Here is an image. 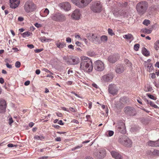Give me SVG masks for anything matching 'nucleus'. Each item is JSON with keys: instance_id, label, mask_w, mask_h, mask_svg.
Here are the masks:
<instances>
[{"instance_id": "f257e3e1", "label": "nucleus", "mask_w": 159, "mask_h": 159, "mask_svg": "<svg viewBox=\"0 0 159 159\" xmlns=\"http://www.w3.org/2000/svg\"><path fill=\"white\" fill-rule=\"evenodd\" d=\"M80 68L84 72H91L93 69L91 60L88 57H83L81 59Z\"/></svg>"}, {"instance_id": "f03ea898", "label": "nucleus", "mask_w": 159, "mask_h": 159, "mask_svg": "<svg viewBox=\"0 0 159 159\" xmlns=\"http://www.w3.org/2000/svg\"><path fill=\"white\" fill-rule=\"evenodd\" d=\"M148 7V3L145 1L139 2L136 7L137 13L141 16L143 15L147 11Z\"/></svg>"}, {"instance_id": "7ed1b4c3", "label": "nucleus", "mask_w": 159, "mask_h": 159, "mask_svg": "<svg viewBox=\"0 0 159 159\" xmlns=\"http://www.w3.org/2000/svg\"><path fill=\"white\" fill-rule=\"evenodd\" d=\"M23 7L25 12L27 13L34 11L37 9L36 5L30 0H28L25 2Z\"/></svg>"}, {"instance_id": "20e7f679", "label": "nucleus", "mask_w": 159, "mask_h": 159, "mask_svg": "<svg viewBox=\"0 0 159 159\" xmlns=\"http://www.w3.org/2000/svg\"><path fill=\"white\" fill-rule=\"evenodd\" d=\"M90 9L94 13H100L102 10V6L100 2L98 1L93 3Z\"/></svg>"}, {"instance_id": "39448f33", "label": "nucleus", "mask_w": 159, "mask_h": 159, "mask_svg": "<svg viewBox=\"0 0 159 159\" xmlns=\"http://www.w3.org/2000/svg\"><path fill=\"white\" fill-rule=\"evenodd\" d=\"M119 141L120 142L126 147H130L132 146V141L125 135H123L120 138Z\"/></svg>"}, {"instance_id": "423d86ee", "label": "nucleus", "mask_w": 159, "mask_h": 159, "mask_svg": "<svg viewBox=\"0 0 159 159\" xmlns=\"http://www.w3.org/2000/svg\"><path fill=\"white\" fill-rule=\"evenodd\" d=\"M51 18L54 21L60 22L65 21L66 18L65 16L60 13H56L54 14Z\"/></svg>"}, {"instance_id": "0eeeda50", "label": "nucleus", "mask_w": 159, "mask_h": 159, "mask_svg": "<svg viewBox=\"0 0 159 159\" xmlns=\"http://www.w3.org/2000/svg\"><path fill=\"white\" fill-rule=\"evenodd\" d=\"M93 66L95 69L98 71H102L104 68L103 63L100 60L95 61Z\"/></svg>"}, {"instance_id": "6e6552de", "label": "nucleus", "mask_w": 159, "mask_h": 159, "mask_svg": "<svg viewBox=\"0 0 159 159\" xmlns=\"http://www.w3.org/2000/svg\"><path fill=\"white\" fill-rule=\"evenodd\" d=\"M124 111L125 114L129 116H134L136 114L135 109L133 107H127L124 109Z\"/></svg>"}, {"instance_id": "1a4fd4ad", "label": "nucleus", "mask_w": 159, "mask_h": 159, "mask_svg": "<svg viewBox=\"0 0 159 159\" xmlns=\"http://www.w3.org/2000/svg\"><path fill=\"white\" fill-rule=\"evenodd\" d=\"M73 3L79 7L83 8L88 5L84 0H72Z\"/></svg>"}, {"instance_id": "9d476101", "label": "nucleus", "mask_w": 159, "mask_h": 159, "mask_svg": "<svg viewBox=\"0 0 159 159\" xmlns=\"http://www.w3.org/2000/svg\"><path fill=\"white\" fill-rule=\"evenodd\" d=\"M94 155L99 159L103 158L106 155V152L104 149H101L98 150V151L94 153Z\"/></svg>"}, {"instance_id": "9b49d317", "label": "nucleus", "mask_w": 159, "mask_h": 159, "mask_svg": "<svg viewBox=\"0 0 159 159\" xmlns=\"http://www.w3.org/2000/svg\"><path fill=\"white\" fill-rule=\"evenodd\" d=\"M59 6L66 11H69L71 8V5L68 2L61 3L59 4Z\"/></svg>"}, {"instance_id": "f8f14e48", "label": "nucleus", "mask_w": 159, "mask_h": 159, "mask_svg": "<svg viewBox=\"0 0 159 159\" xmlns=\"http://www.w3.org/2000/svg\"><path fill=\"white\" fill-rule=\"evenodd\" d=\"M6 101L3 99H0V113L5 112L6 111Z\"/></svg>"}, {"instance_id": "ddd939ff", "label": "nucleus", "mask_w": 159, "mask_h": 159, "mask_svg": "<svg viewBox=\"0 0 159 159\" xmlns=\"http://www.w3.org/2000/svg\"><path fill=\"white\" fill-rule=\"evenodd\" d=\"M113 76L112 74H108L104 75L102 77L101 80L104 82L111 81L113 78Z\"/></svg>"}, {"instance_id": "4468645a", "label": "nucleus", "mask_w": 159, "mask_h": 159, "mask_svg": "<svg viewBox=\"0 0 159 159\" xmlns=\"http://www.w3.org/2000/svg\"><path fill=\"white\" fill-rule=\"evenodd\" d=\"M125 70L124 65L121 64H118L115 67V71L118 74H121Z\"/></svg>"}, {"instance_id": "2eb2a0df", "label": "nucleus", "mask_w": 159, "mask_h": 159, "mask_svg": "<svg viewBox=\"0 0 159 159\" xmlns=\"http://www.w3.org/2000/svg\"><path fill=\"white\" fill-rule=\"evenodd\" d=\"M119 56L118 54H115L110 56L108 59L111 63H114L119 59Z\"/></svg>"}, {"instance_id": "dca6fc26", "label": "nucleus", "mask_w": 159, "mask_h": 159, "mask_svg": "<svg viewBox=\"0 0 159 159\" xmlns=\"http://www.w3.org/2000/svg\"><path fill=\"white\" fill-rule=\"evenodd\" d=\"M109 92L112 94H114L116 93L117 90L116 89V85L114 84H110L109 85Z\"/></svg>"}, {"instance_id": "f3484780", "label": "nucleus", "mask_w": 159, "mask_h": 159, "mask_svg": "<svg viewBox=\"0 0 159 159\" xmlns=\"http://www.w3.org/2000/svg\"><path fill=\"white\" fill-rule=\"evenodd\" d=\"M80 14L78 9L75 10L71 15V17L74 19L78 20L80 17Z\"/></svg>"}, {"instance_id": "a211bd4d", "label": "nucleus", "mask_w": 159, "mask_h": 159, "mask_svg": "<svg viewBox=\"0 0 159 159\" xmlns=\"http://www.w3.org/2000/svg\"><path fill=\"white\" fill-rule=\"evenodd\" d=\"M92 36L91 40L95 43H100L101 40H99L100 38L98 37L96 34H93L92 35Z\"/></svg>"}, {"instance_id": "6ab92c4d", "label": "nucleus", "mask_w": 159, "mask_h": 159, "mask_svg": "<svg viewBox=\"0 0 159 159\" xmlns=\"http://www.w3.org/2000/svg\"><path fill=\"white\" fill-rule=\"evenodd\" d=\"M121 126L118 127V131L121 133L124 134L126 132L125 124L123 123H122Z\"/></svg>"}, {"instance_id": "aec40b11", "label": "nucleus", "mask_w": 159, "mask_h": 159, "mask_svg": "<svg viewBox=\"0 0 159 159\" xmlns=\"http://www.w3.org/2000/svg\"><path fill=\"white\" fill-rule=\"evenodd\" d=\"M113 14L116 16H118V15H120L121 16H123L125 17H127L129 15V13L127 11H124L123 12L121 13V12L120 11H118V13L114 12Z\"/></svg>"}, {"instance_id": "412c9836", "label": "nucleus", "mask_w": 159, "mask_h": 159, "mask_svg": "<svg viewBox=\"0 0 159 159\" xmlns=\"http://www.w3.org/2000/svg\"><path fill=\"white\" fill-rule=\"evenodd\" d=\"M111 153L112 157L116 159H121V156L119 152L112 151Z\"/></svg>"}, {"instance_id": "4be33fe9", "label": "nucleus", "mask_w": 159, "mask_h": 159, "mask_svg": "<svg viewBox=\"0 0 159 159\" xmlns=\"http://www.w3.org/2000/svg\"><path fill=\"white\" fill-rule=\"evenodd\" d=\"M72 61L70 64L75 65L78 64L80 62L79 58L76 57H72L71 59Z\"/></svg>"}, {"instance_id": "5701e85b", "label": "nucleus", "mask_w": 159, "mask_h": 159, "mask_svg": "<svg viewBox=\"0 0 159 159\" xmlns=\"http://www.w3.org/2000/svg\"><path fill=\"white\" fill-rule=\"evenodd\" d=\"M157 142H156V141L149 140L147 142V144L148 145L152 147H157L158 145H157L156 143Z\"/></svg>"}, {"instance_id": "b1692460", "label": "nucleus", "mask_w": 159, "mask_h": 159, "mask_svg": "<svg viewBox=\"0 0 159 159\" xmlns=\"http://www.w3.org/2000/svg\"><path fill=\"white\" fill-rule=\"evenodd\" d=\"M145 66L146 67L147 70L149 72L151 71L152 70L153 67L151 63L145 62Z\"/></svg>"}, {"instance_id": "393cba45", "label": "nucleus", "mask_w": 159, "mask_h": 159, "mask_svg": "<svg viewBox=\"0 0 159 159\" xmlns=\"http://www.w3.org/2000/svg\"><path fill=\"white\" fill-rule=\"evenodd\" d=\"M20 1L18 2L17 3L10 2V7L12 8H15L18 7L20 4Z\"/></svg>"}, {"instance_id": "a878e982", "label": "nucleus", "mask_w": 159, "mask_h": 159, "mask_svg": "<svg viewBox=\"0 0 159 159\" xmlns=\"http://www.w3.org/2000/svg\"><path fill=\"white\" fill-rule=\"evenodd\" d=\"M142 52V54L146 57H148L149 56V52L145 48H143Z\"/></svg>"}, {"instance_id": "bb28decb", "label": "nucleus", "mask_w": 159, "mask_h": 159, "mask_svg": "<svg viewBox=\"0 0 159 159\" xmlns=\"http://www.w3.org/2000/svg\"><path fill=\"white\" fill-rule=\"evenodd\" d=\"M31 34H32V33L29 31L25 32L21 34V35L24 38H25L26 37H29L30 36Z\"/></svg>"}, {"instance_id": "cd10ccee", "label": "nucleus", "mask_w": 159, "mask_h": 159, "mask_svg": "<svg viewBox=\"0 0 159 159\" xmlns=\"http://www.w3.org/2000/svg\"><path fill=\"white\" fill-rule=\"evenodd\" d=\"M57 47L59 48H62L66 46V44L64 43H57L56 44Z\"/></svg>"}, {"instance_id": "c85d7f7f", "label": "nucleus", "mask_w": 159, "mask_h": 159, "mask_svg": "<svg viewBox=\"0 0 159 159\" xmlns=\"http://www.w3.org/2000/svg\"><path fill=\"white\" fill-rule=\"evenodd\" d=\"M99 40H101L100 43L102 42H105L107 40V37L106 35H102L99 39Z\"/></svg>"}, {"instance_id": "c756f323", "label": "nucleus", "mask_w": 159, "mask_h": 159, "mask_svg": "<svg viewBox=\"0 0 159 159\" xmlns=\"http://www.w3.org/2000/svg\"><path fill=\"white\" fill-rule=\"evenodd\" d=\"M123 37L124 38L126 39H132L133 38V35L131 34H125L123 36Z\"/></svg>"}, {"instance_id": "7c9ffc66", "label": "nucleus", "mask_w": 159, "mask_h": 159, "mask_svg": "<svg viewBox=\"0 0 159 159\" xmlns=\"http://www.w3.org/2000/svg\"><path fill=\"white\" fill-rule=\"evenodd\" d=\"M143 32L145 34H149L152 32V29L150 30V28L149 29L145 28L143 30Z\"/></svg>"}, {"instance_id": "2f4dec72", "label": "nucleus", "mask_w": 159, "mask_h": 159, "mask_svg": "<svg viewBox=\"0 0 159 159\" xmlns=\"http://www.w3.org/2000/svg\"><path fill=\"white\" fill-rule=\"evenodd\" d=\"M152 154L155 156H159V150L155 149L152 152Z\"/></svg>"}, {"instance_id": "473e14b6", "label": "nucleus", "mask_w": 159, "mask_h": 159, "mask_svg": "<svg viewBox=\"0 0 159 159\" xmlns=\"http://www.w3.org/2000/svg\"><path fill=\"white\" fill-rule=\"evenodd\" d=\"M147 95L151 99L156 100L157 99V98L154 97L153 95H152L149 93H147Z\"/></svg>"}, {"instance_id": "72a5a7b5", "label": "nucleus", "mask_w": 159, "mask_h": 159, "mask_svg": "<svg viewBox=\"0 0 159 159\" xmlns=\"http://www.w3.org/2000/svg\"><path fill=\"white\" fill-rule=\"evenodd\" d=\"M150 23V21L148 20H145L143 21V25L148 26Z\"/></svg>"}, {"instance_id": "f704fd0d", "label": "nucleus", "mask_w": 159, "mask_h": 159, "mask_svg": "<svg viewBox=\"0 0 159 159\" xmlns=\"http://www.w3.org/2000/svg\"><path fill=\"white\" fill-rule=\"evenodd\" d=\"M125 62H126V64L128 65L129 66L132 67V63L127 59H126L125 60Z\"/></svg>"}, {"instance_id": "c9c22d12", "label": "nucleus", "mask_w": 159, "mask_h": 159, "mask_svg": "<svg viewBox=\"0 0 159 159\" xmlns=\"http://www.w3.org/2000/svg\"><path fill=\"white\" fill-rule=\"evenodd\" d=\"M155 6L154 5H152L151 7H150L148 9V10L149 11V13H151V11H153L155 10Z\"/></svg>"}, {"instance_id": "e433bc0d", "label": "nucleus", "mask_w": 159, "mask_h": 159, "mask_svg": "<svg viewBox=\"0 0 159 159\" xmlns=\"http://www.w3.org/2000/svg\"><path fill=\"white\" fill-rule=\"evenodd\" d=\"M150 106L154 108H158V107L154 103L151 101H150Z\"/></svg>"}, {"instance_id": "4c0bfd02", "label": "nucleus", "mask_w": 159, "mask_h": 159, "mask_svg": "<svg viewBox=\"0 0 159 159\" xmlns=\"http://www.w3.org/2000/svg\"><path fill=\"white\" fill-rule=\"evenodd\" d=\"M63 59L68 64H71V62L68 60L66 56H64L63 57Z\"/></svg>"}, {"instance_id": "58836bf2", "label": "nucleus", "mask_w": 159, "mask_h": 159, "mask_svg": "<svg viewBox=\"0 0 159 159\" xmlns=\"http://www.w3.org/2000/svg\"><path fill=\"white\" fill-rule=\"evenodd\" d=\"M139 46L140 45L138 43L135 44L134 46V50L136 51H138L139 48Z\"/></svg>"}, {"instance_id": "ea45409f", "label": "nucleus", "mask_w": 159, "mask_h": 159, "mask_svg": "<svg viewBox=\"0 0 159 159\" xmlns=\"http://www.w3.org/2000/svg\"><path fill=\"white\" fill-rule=\"evenodd\" d=\"M108 31L109 34L111 36H113L115 35L114 33L113 32L112 29H108Z\"/></svg>"}, {"instance_id": "a19ab883", "label": "nucleus", "mask_w": 159, "mask_h": 159, "mask_svg": "<svg viewBox=\"0 0 159 159\" xmlns=\"http://www.w3.org/2000/svg\"><path fill=\"white\" fill-rule=\"evenodd\" d=\"M93 34L91 33H88L86 34V37L89 39L91 40L92 38V34Z\"/></svg>"}, {"instance_id": "79ce46f5", "label": "nucleus", "mask_w": 159, "mask_h": 159, "mask_svg": "<svg viewBox=\"0 0 159 159\" xmlns=\"http://www.w3.org/2000/svg\"><path fill=\"white\" fill-rule=\"evenodd\" d=\"M82 146H83L82 145V144H81L80 145L77 146L75 147L74 148H72L71 149V150L72 151H74V150H75L78 149H79V148H81L82 147Z\"/></svg>"}, {"instance_id": "37998d69", "label": "nucleus", "mask_w": 159, "mask_h": 159, "mask_svg": "<svg viewBox=\"0 0 159 159\" xmlns=\"http://www.w3.org/2000/svg\"><path fill=\"white\" fill-rule=\"evenodd\" d=\"M20 63L19 61H17L15 64V66L16 67L18 68L20 67Z\"/></svg>"}, {"instance_id": "c03bdc74", "label": "nucleus", "mask_w": 159, "mask_h": 159, "mask_svg": "<svg viewBox=\"0 0 159 159\" xmlns=\"http://www.w3.org/2000/svg\"><path fill=\"white\" fill-rule=\"evenodd\" d=\"M49 13V11L47 8H46L44 11V14L45 16H47Z\"/></svg>"}, {"instance_id": "a18cd8bd", "label": "nucleus", "mask_w": 159, "mask_h": 159, "mask_svg": "<svg viewBox=\"0 0 159 159\" xmlns=\"http://www.w3.org/2000/svg\"><path fill=\"white\" fill-rule=\"evenodd\" d=\"M154 48L156 50H158L159 48V45L156 42L154 43Z\"/></svg>"}, {"instance_id": "49530a36", "label": "nucleus", "mask_w": 159, "mask_h": 159, "mask_svg": "<svg viewBox=\"0 0 159 159\" xmlns=\"http://www.w3.org/2000/svg\"><path fill=\"white\" fill-rule=\"evenodd\" d=\"M157 24L155 23L154 25H152L151 27L150 28V29H152V31L153 30V29H155L157 28Z\"/></svg>"}, {"instance_id": "de8ad7c7", "label": "nucleus", "mask_w": 159, "mask_h": 159, "mask_svg": "<svg viewBox=\"0 0 159 159\" xmlns=\"http://www.w3.org/2000/svg\"><path fill=\"white\" fill-rule=\"evenodd\" d=\"M128 5V3L126 2H125L124 3L120 4V6L121 7H126Z\"/></svg>"}, {"instance_id": "09e8293b", "label": "nucleus", "mask_w": 159, "mask_h": 159, "mask_svg": "<svg viewBox=\"0 0 159 159\" xmlns=\"http://www.w3.org/2000/svg\"><path fill=\"white\" fill-rule=\"evenodd\" d=\"M108 135L109 136H111L114 134V132L112 130H109L108 131Z\"/></svg>"}, {"instance_id": "8fccbe9b", "label": "nucleus", "mask_w": 159, "mask_h": 159, "mask_svg": "<svg viewBox=\"0 0 159 159\" xmlns=\"http://www.w3.org/2000/svg\"><path fill=\"white\" fill-rule=\"evenodd\" d=\"M87 53L88 55L91 57L93 56L95 54V53L93 52H91L90 51L88 52Z\"/></svg>"}, {"instance_id": "3c124183", "label": "nucleus", "mask_w": 159, "mask_h": 159, "mask_svg": "<svg viewBox=\"0 0 159 159\" xmlns=\"http://www.w3.org/2000/svg\"><path fill=\"white\" fill-rule=\"evenodd\" d=\"M69 110L71 111L74 112H76V109L72 107H70Z\"/></svg>"}, {"instance_id": "603ef678", "label": "nucleus", "mask_w": 159, "mask_h": 159, "mask_svg": "<svg viewBox=\"0 0 159 159\" xmlns=\"http://www.w3.org/2000/svg\"><path fill=\"white\" fill-rule=\"evenodd\" d=\"M43 50V49H37L34 50V51L35 53H39Z\"/></svg>"}, {"instance_id": "864d4df0", "label": "nucleus", "mask_w": 159, "mask_h": 159, "mask_svg": "<svg viewBox=\"0 0 159 159\" xmlns=\"http://www.w3.org/2000/svg\"><path fill=\"white\" fill-rule=\"evenodd\" d=\"M39 39L42 42H45L46 41V38L44 37L39 38Z\"/></svg>"}, {"instance_id": "5fc2aeb1", "label": "nucleus", "mask_w": 159, "mask_h": 159, "mask_svg": "<svg viewBox=\"0 0 159 159\" xmlns=\"http://www.w3.org/2000/svg\"><path fill=\"white\" fill-rule=\"evenodd\" d=\"M16 145H13L12 143H9L7 144V146L10 148H12L14 146L16 147Z\"/></svg>"}, {"instance_id": "6e6d98bb", "label": "nucleus", "mask_w": 159, "mask_h": 159, "mask_svg": "<svg viewBox=\"0 0 159 159\" xmlns=\"http://www.w3.org/2000/svg\"><path fill=\"white\" fill-rule=\"evenodd\" d=\"M35 26L38 28H39L42 26V25L41 24H39L37 23H36L34 24Z\"/></svg>"}, {"instance_id": "4d7b16f0", "label": "nucleus", "mask_w": 159, "mask_h": 159, "mask_svg": "<svg viewBox=\"0 0 159 159\" xmlns=\"http://www.w3.org/2000/svg\"><path fill=\"white\" fill-rule=\"evenodd\" d=\"M27 47L30 49H32L34 47V46L32 44H28L27 45Z\"/></svg>"}, {"instance_id": "13d9d810", "label": "nucleus", "mask_w": 159, "mask_h": 159, "mask_svg": "<svg viewBox=\"0 0 159 159\" xmlns=\"http://www.w3.org/2000/svg\"><path fill=\"white\" fill-rule=\"evenodd\" d=\"M66 41L67 43H70L71 42V39L70 37L67 38L66 39Z\"/></svg>"}, {"instance_id": "bf43d9fd", "label": "nucleus", "mask_w": 159, "mask_h": 159, "mask_svg": "<svg viewBox=\"0 0 159 159\" xmlns=\"http://www.w3.org/2000/svg\"><path fill=\"white\" fill-rule=\"evenodd\" d=\"M6 66L8 68L11 69L12 68V66L11 65L9 64L8 63H7L6 64Z\"/></svg>"}, {"instance_id": "052dcab7", "label": "nucleus", "mask_w": 159, "mask_h": 159, "mask_svg": "<svg viewBox=\"0 0 159 159\" xmlns=\"http://www.w3.org/2000/svg\"><path fill=\"white\" fill-rule=\"evenodd\" d=\"M13 121L12 120V119L11 117L9 119V124L10 125H11V124L13 123Z\"/></svg>"}, {"instance_id": "680f3d73", "label": "nucleus", "mask_w": 159, "mask_h": 159, "mask_svg": "<svg viewBox=\"0 0 159 159\" xmlns=\"http://www.w3.org/2000/svg\"><path fill=\"white\" fill-rule=\"evenodd\" d=\"M24 18L22 17H19L18 20L19 21H22L24 20Z\"/></svg>"}, {"instance_id": "e2e57ef3", "label": "nucleus", "mask_w": 159, "mask_h": 159, "mask_svg": "<svg viewBox=\"0 0 159 159\" xmlns=\"http://www.w3.org/2000/svg\"><path fill=\"white\" fill-rule=\"evenodd\" d=\"M30 81L28 80L25 81L24 83V85L26 86L29 85L30 84Z\"/></svg>"}, {"instance_id": "0e129e2a", "label": "nucleus", "mask_w": 159, "mask_h": 159, "mask_svg": "<svg viewBox=\"0 0 159 159\" xmlns=\"http://www.w3.org/2000/svg\"><path fill=\"white\" fill-rule=\"evenodd\" d=\"M71 122L75 123H76V124H78L79 123V121L77 120H75V119L71 121Z\"/></svg>"}, {"instance_id": "69168bd1", "label": "nucleus", "mask_w": 159, "mask_h": 159, "mask_svg": "<svg viewBox=\"0 0 159 159\" xmlns=\"http://www.w3.org/2000/svg\"><path fill=\"white\" fill-rule=\"evenodd\" d=\"M57 115L59 117H61L62 116V114L61 113L59 112H57L56 113Z\"/></svg>"}, {"instance_id": "338daca9", "label": "nucleus", "mask_w": 159, "mask_h": 159, "mask_svg": "<svg viewBox=\"0 0 159 159\" xmlns=\"http://www.w3.org/2000/svg\"><path fill=\"white\" fill-rule=\"evenodd\" d=\"M4 83V80L2 78H0V83L2 84Z\"/></svg>"}, {"instance_id": "774afa93", "label": "nucleus", "mask_w": 159, "mask_h": 159, "mask_svg": "<svg viewBox=\"0 0 159 159\" xmlns=\"http://www.w3.org/2000/svg\"><path fill=\"white\" fill-rule=\"evenodd\" d=\"M40 71L39 70L37 69V70H36L35 71V73L36 74L39 75L40 74Z\"/></svg>"}]
</instances>
